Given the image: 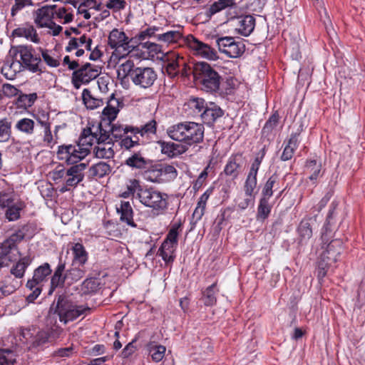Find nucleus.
<instances>
[{"label": "nucleus", "instance_id": "1", "mask_svg": "<svg viewBox=\"0 0 365 365\" xmlns=\"http://www.w3.org/2000/svg\"><path fill=\"white\" fill-rule=\"evenodd\" d=\"M120 196L123 198L132 197L139 200L144 206L151 208L156 215L163 213L168 206L167 194L153 187L143 185L137 179L129 180L126 183V190Z\"/></svg>", "mask_w": 365, "mask_h": 365}, {"label": "nucleus", "instance_id": "2", "mask_svg": "<svg viewBox=\"0 0 365 365\" xmlns=\"http://www.w3.org/2000/svg\"><path fill=\"white\" fill-rule=\"evenodd\" d=\"M13 59L10 64L2 67L1 72L7 78L12 80L17 73L27 70L31 73H42L45 71L41 58L34 54L31 46L20 45L13 48Z\"/></svg>", "mask_w": 365, "mask_h": 365}, {"label": "nucleus", "instance_id": "3", "mask_svg": "<svg viewBox=\"0 0 365 365\" xmlns=\"http://www.w3.org/2000/svg\"><path fill=\"white\" fill-rule=\"evenodd\" d=\"M204 132L203 125L195 122L179 123L167 130L170 138L188 145L201 143L204 138Z\"/></svg>", "mask_w": 365, "mask_h": 365}, {"label": "nucleus", "instance_id": "4", "mask_svg": "<svg viewBox=\"0 0 365 365\" xmlns=\"http://www.w3.org/2000/svg\"><path fill=\"white\" fill-rule=\"evenodd\" d=\"M195 81L207 93H216L220 90L222 78L219 72L207 62H197L192 68Z\"/></svg>", "mask_w": 365, "mask_h": 365}, {"label": "nucleus", "instance_id": "5", "mask_svg": "<svg viewBox=\"0 0 365 365\" xmlns=\"http://www.w3.org/2000/svg\"><path fill=\"white\" fill-rule=\"evenodd\" d=\"M53 309H54V314L58 316L60 322L65 324L90 310L88 307L75 304L68 297L63 294L58 295L53 302L51 310Z\"/></svg>", "mask_w": 365, "mask_h": 365}, {"label": "nucleus", "instance_id": "6", "mask_svg": "<svg viewBox=\"0 0 365 365\" xmlns=\"http://www.w3.org/2000/svg\"><path fill=\"white\" fill-rule=\"evenodd\" d=\"M69 70L73 71L71 76V83L76 89H79L82 84H88L100 74L98 68L90 63H86L78 68L79 63L77 61H71L68 65Z\"/></svg>", "mask_w": 365, "mask_h": 365}, {"label": "nucleus", "instance_id": "7", "mask_svg": "<svg viewBox=\"0 0 365 365\" xmlns=\"http://www.w3.org/2000/svg\"><path fill=\"white\" fill-rule=\"evenodd\" d=\"M52 269L48 262H44L38 266L34 271L33 277L29 279L26 287L31 291L26 297L29 303L34 302L42 292V283L47 282L48 277L51 274Z\"/></svg>", "mask_w": 365, "mask_h": 365}, {"label": "nucleus", "instance_id": "8", "mask_svg": "<svg viewBox=\"0 0 365 365\" xmlns=\"http://www.w3.org/2000/svg\"><path fill=\"white\" fill-rule=\"evenodd\" d=\"M89 152V148L81 145L79 140L77 145H62L58 146L57 157L60 160H64L68 165H73L86 158Z\"/></svg>", "mask_w": 365, "mask_h": 365}, {"label": "nucleus", "instance_id": "9", "mask_svg": "<svg viewBox=\"0 0 365 365\" xmlns=\"http://www.w3.org/2000/svg\"><path fill=\"white\" fill-rule=\"evenodd\" d=\"M110 131L103 128L102 123L97 125H93L92 127L83 128L80 135V143L83 146H88L89 148L96 143H104L112 141L110 138Z\"/></svg>", "mask_w": 365, "mask_h": 365}, {"label": "nucleus", "instance_id": "10", "mask_svg": "<svg viewBox=\"0 0 365 365\" xmlns=\"http://www.w3.org/2000/svg\"><path fill=\"white\" fill-rule=\"evenodd\" d=\"M183 41L193 51L195 55L210 61H215L219 58L217 52L215 48L199 41L192 35H188Z\"/></svg>", "mask_w": 365, "mask_h": 365}, {"label": "nucleus", "instance_id": "11", "mask_svg": "<svg viewBox=\"0 0 365 365\" xmlns=\"http://www.w3.org/2000/svg\"><path fill=\"white\" fill-rule=\"evenodd\" d=\"M216 43L219 51L230 58H237L245 51V45L240 41H235L231 36L219 37Z\"/></svg>", "mask_w": 365, "mask_h": 365}, {"label": "nucleus", "instance_id": "12", "mask_svg": "<svg viewBox=\"0 0 365 365\" xmlns=\"http://www.w3.org/2000/svg\"><path fill=\"white\" fill-rule=\"evenodd\" d=\"M157 73L150 67H136L132 73V82L142 88H150L157 80Z\"/></svg>", "mask_w": 365, "mask_h": 365}, {"label": "nucleus", "instance_id": "13", "mask_svg": "<svg viewBox=\"0 0 365 365\" xmlns=\"http://www.w3.org/2000/svg\"><path fill=\"white\" fill-rule=\"evenodd\" d=\"M108 46L113 49L122 48L123 51L130 52L135 48L133 39L129 38L125 33L118 29H113L108 35Z\"/></svg>", "mask_w": 365, "mask_h": 365}, {"label": "nucleus", "instance_id": "14", "mask_svg": "<svg viewBox=\"0 0 365 365\" xmlns=\"http://www.w3.org/2000/svg\"><path fill=\"white\" fill-rule=\"evenodd\" d=\"M87 167L86 163L73 165L67 169V175L64 181V185L61 189V192H66L72 187H76L84 179V170Z\"/></svg>", "mask_w": 365, "mask_h": 365}, {"label": "nucleus", "instance_id": "15", "mask_svg": "<svg viewBox=\"0 0 365 365\" xmlns=\"http://www.w3.org/2000/svg\"><path fill=\"white\" fill-rule=\"evenodd\" d=\"M246 164V158L242 153L232 154L227 160L223 173L232 179L238 178Z\"/></svg>", "mask_w": 365, "mask_h": 365}, {"label": "nucleus", "instance_id": "16", "mask_svg": "<svg viewBox=\"0 0 365 365\" xmlns=\"http://www.w3.org/2000/svg\"><path fill=\"white\" fill-rule=\"evenodd\" d=\"M164 69L170 78L178 76L180 72L181 66H185V59L175 52L166 53L163 57Z\"/></svg>", "mask_w": 365, "mask_h": 365}, {"label": "nucleus", "instance_id": "17", "mask_svg": "<svg viewBox=\"0 0 365 365\" xmlns=\"http://www.w3.org/2000/svg\"><path fill=\"white\" fill-rule=\"evenodd\" d=\"M67 280V271H66V262L59 258L58 265L51 277V287L48 294L51 295L57 287H63Z\"/></svg>", "mask_w": 365, "mask_h": 365}, {"label": "nucleus", "instance_id": "18", "mask_svg": "<svg viewBox=\"0 0 365 365\" xmlns=\"http://www.w3.org/2000/svg\"><path fill=\"white\" fill-rule=\"evenodd\" d=\"M343 250V242L339 239H335L327 245L325 250L320 255V257L333 264L338 260Z\"/></svg>", "mask_w": 365, "mask_h": 365}, {"label": "nucleus", "instance_id": "19", "mask_svg": "<svg viewBox=\"0 0 365 365\" xmlns=\"http://www.w3.org/2000/svg\"><path fill=\"white\" fill-rule=\"evenodd\" d=\"M224 115V110L216 103L208 102L207 106L201 113L202 122L209 126H212L215 122Z\"/></svg>", "mask_w": 365, "mask_h": 365}, {"label": "nucleus", "instance_id": "20", "mask_svg": "<svg viewBox=\"0 0 365 365\" xmlns=\"http://www.w3.org/2000/svg\"><path fill=\"white\" fill-rule=\"evenodd\" d=\"M157 126V121L153 118L140 127L133 126L130 128V133L134 134V137H136V135H139L142 138L148 139L156 134Z\"/></svg>", "mask_w": 365, "mask_h": 365}, {"label": "nucleus", "instance_id": "21", "mask_svg": "<svg viewBox=\"0 0 365 365\" xmlns=\"http://www.w3.org/2000/svg\"><path fill=\"white\" fill-rule=\"evenodd\" d=\"M120 103L119 99L116 98L115 94L113 93L107 102V106L103 110V120H107L110 125L116 118L120 110Z\"/></svg>", "mask_w": 365, "mask_h": 365}, {"label": "nucleus", "instance_id": "22", "mask_svg": "<svg viewBox=\"0 0 365 365\" xmlns=\"http://www.w3.org/2000/svg\"><path fill=\"white\" fill-rule=\"evenodd\" d=\"M51 9L47 6H42L34 12V23L38 28H45L51 24L54 16Z\"/></svg>", "mask_w": 365, "mask_h": 365}, {"label": "nucleus", "instance_id": "23", "mask_svg": "<svg viewBox=\"0 0 365 365\" xmlns=\"http://www.w3.org/2000/svg\"><path fill=\"white\" fill-rule=\"evenodd\" d=\"M12 36L14 37H24L27 40H29L36 43L40 41V38L38 36L36 30L33 25L29 24H25L13 30Z\"/></svg>", "mask_w": 365, "mask_h": 365}, {"label": "nucleus", "instance_id": "24", "mask_svg": "<svg viewBox=\"0 0 365 365\" xmlns=\"http://www.w3.org/2000/svg\"><path fill=\"white\" fill-rule=\"evenodd\" d=\"M151 163L152 161L145 158L140 151L134 152L125 161L127 166L140 170L146 169Z\"/></svg>", "mask_w": 365, "mask_h": 365}, {"label": "nucleus", "instance_id": "25", "mask_svg": "<svg viewBox=\"0 0 365 365\" xmlns=\"http://www.w3.org/2000/svg\"><path fill=\"white\" fill-rule=\"evenodd\" d=\"M73 255V266L83 267L88 259V254L84 246L79 242L73 244L71 248Z\"/></svg>", "mask_w": 365, "mask_h": 365}, {"label": "nucleus", "instance_id": "26", "mask_svg": "<svg viewBox=\"0 0 365 365\" xmlns=\"http://www.w3.org/2000/svg\"><path fill=\"white\" fill-rule=\"evenodd\" d=\"M217 285V282H215L201 291V300L205 306L213 307L217 304V294L219 292V289Z\"/></svg>", "mask_w": 365, "mask_h": 365}, {"label": "nucleus", "instance_id": "27", "mask_svg": "<svg viewBox=\"0 0 365 365\" xmlns=\"http://www.w3.org/2000/svg\"><path fill=\"white\" fill-rule=\"evenodd\" d=\"M158 143L160 146L162 153L170 158L178 156L186 151L185 147L180 144L163 140L158 141Z\"/></svg>", "mask_w": 365, "mask_h": 365}, {"label": "nucleus", "instance_id": "28", "mask_svg": "<svg viewBox=\"0 0 365 365\" xmlns=\"http://www.w3.org/2000/svg\"><path fill=\"white\" fill-rule=\"evenodd\" d=\"M117 212L120 215V221L130 227H137L133 220V210L129 202H121L120 207H117Z\"/></svg>", "mask_w": 365, "mask_h": 365}, {"label": "nucleus", "instance_id": "29", "mask_svg": "<svg viewBox=\"0 0 365 365\" xmlns=\"http://www.w3.org/2000/svg\"><path fill=\"white\" fill-rule=\"evenodd\" d=\"M255 19L251 15H246L238 19V33L242 36H248L254 30Z\"/></svg>", "mask_w": 365, "mask_h": 365}, {"label": "nucleus", "instance_id": "30", "mask_svg": "<svg viewBox=\"0 0 365 365\" xmlns=\"http://www.w3.org/2000/svg\"><path fill=\"white\" fill-rule=\"evenodd\" d=\"M299 133H293L291 134L288 143L285 148H284L282 154L280 157V159L282 161H287L292 159L294 153V151L296 150L299 145Z\"/></svg>", "mask_w": 365, "mask_h": 365}, {"label": "nucleus", "instance_id": "31", "mask_svg": "<svg viewBox=\"0 0 365 365\" xmlns=\"http://www.w3.org/2000/svg\"><path fill=\"white\" fill-rule=\"evenodd\" d=\"M176 248L177 246L163 242L158 249V255L162 257L166 264H172L175 259V251Z\"/></svg>", "mask_w": 365, "mask_h": 365}, {"label": "nucleus", "instance_id": "32", "mask_svg": "<svg viewBox=\"0 0 365 365\" xmlns=\"http://www.w3.org/2000/svg\"><path fill=\"white\" fill-rule=\"evenodd\" d=\"M97 143L98 145L94 148V153L97 158L110 159L114 156L113 143L110 141Z\"/></svg>", "mask_w": 365, "mask_h": 365}, {"label": "nucleus", "instance_id": "33", "mask_svg": "<svg viewBox=\"0 0 365 365\" xmlns=\"http://www.w3.org/2000/svg\"><path fill=\"white\" fill-rule=\"evenodd\" d=\"M31 259L26 256L21 257L11 269V274L16 278H22L24 276L27 267L31 264Z\"/></svg>", "mask_w": 365, "mask_h": 365}, {"label": "nucleus", "instance_id": "34", "mask_svg": "<svg viewBox=\"0 0 365 365\" xmlns=\"http://www.w3.org/2000/svg\"><path fill=\"white\" fill-rule=\"evenodd\" d=\"M100 279L95 277L86 279L81 285V292L82 294H93L98 292L100 288Z\"/></svg>", "mask_w": 365, "mask_h": 365}, {"label": "nucleus", "instance_id": "35", "mask_svg": "<svg viewBox=\"0 0 365 365\" xmlns=\"http://www.w3.org/2000/svg\"><path fill=\"white\" fill-rule=\"evenodd\" d=\"M15 128L26 135L31 136L35 133V122L32 119L24 118L16 122Z\"/></svg>", "mask_w": 365, "mask_h": 365}, {"label": "nucleus", "instance_id": "36", "mask_svg": "<svg viewBox=\"0 0 365 365\" xmlns=\"http://www.w3.org/2000/svg\"><path fill=\"white\" fill-rule=\"evenodd\" d=\"M182 38V34L180 30L167 31L161 34H156V39L158 41L168 43H177Z\"/></svg>", "mask_w": 365, "mask_h": 365}, {"label": "nucleus", "instance_id": "37", "mask_svg": "<svg viewBox=\"0 0 365 365\" xmlns=\"http://www.w3.org/2000/svg\"><path fill=\"white\" fill-rule=\"evenodd\" d=\"M82 98L86 107L91 110L96 109L103 105V100L93 97L88 88H85L83 91Z\"/></svg>", "mask_w": 365, "mask_h": 365}, {"label": "nucleus", "instance_id": "38", "mask_svg": "<svg viewBox=\"0 0 365 365\" xmlns=\"http://www.w3.org/2000/svg\"><path fill=\"white\" fill-rule=\"evenodd\" d=\"M235 6L236 4L233 0H217L210 5L207 11V15L211 16L227 8Z\"/></svg>", "mask_w": 365, "mask_h": 365}, {"label": "nucleus", "instance_id": "39", "mask_svg": "<svg viewBox=\"0 0 365 365\" xmlns=\"http://www.w3.org/2000/svg\"><path fill=\"white\" fill-rule=\"evenodd\" d=\"M24 207V203L20 200L17 199L14 201V203H12L10 206H9L6 211V217L9 221H14L18 220L20 217V212Z\"/></svg>", "mask_w": 365, "mask_h": 365}, {"label": "nucleus", "instance_id": "40", "mask_svg": "<svg viewBox=\"0 0 365 365\" xmlns=\"http://www.w3.org/2000/svg\"><path fill=\"white\" fill-rule=\"evenodd\" d=\"M11 120L4 118L0 119V143H7L11 138Z\"/></svg>", "mask_w": 365, "mask_h": 365}, {"label": "nucleus", "instance_id": "41", "mask_svg": "<svg viewBox=\"0 0 365 365\" xmlns=\"http://www.w3.org/2000/svg\"><path fill=\"white\" fill-rule=\"evenodd\" d=\"M89 171L92 176L101 178L111 172V167L107 163L101 161L92 165Z\"/></svg>", "mask_w": 365, "mask_h": 365}, {"label": "nucleus", "instance_id": "42", "mask_svg": "<svg viewBox=\"0 0 365 365\" xmlns=\"http://www.w3.org/2000/svg\"><path fill=\"white\" fill-rule=\"evenodd\" d=\"M269 198L261 197L257 207V220L264 221L266 220L272 210V205L269 202Z\"/></svg>", "mask_w": 365, "mask_h": 365}, {"label": "nucleus", "instance_id": "43", "mask_svg": "<svg viewBox=\"0 0 365 365\" xmlns=\"http://www.w3.org/2000/svg\"><path fill=\"white\" fill-rule=\"evenodd\" d=\"M51 342V333L48 330L38 331L32 339V346L41 349Z\"/></svg>", "mask_w": 365, "mask_h": 365}, {"label": "nucleus", "instance_id": "44", "mask_svg": "<svg viewBox=\"0 0 365 365\" xmlns=\"http://www.w3.org/2000/svg\"><path fill=\"white\" fill-rule=\"evenodd\" d=\"M307 171L310 174L309 179L312 181H316L320 175L322 164L316 160H309L306 163Z\"/></svg>", "mask_w": 365, "mask_h": 365}, {"label": "nucleus", "instance_id": "45", "mask_svg": "<svg viewBox=\"0 0 365 365\" xmlns=\"http://www.w3.org/2000/svg\"><path fill=\"white\" fill-rule=\"evenodd\" d=\"M135 68L136 67H135L133 61H126L118 67V78H124L127 76H130V79L132 80V73L133 72Z\"/></svg>", "mask_w": 365, "mask_h": 365}, {"label": "nucleus", "instance_id": "46", "mask_svg": "<svg viewBox=\"0 0 365 365\" xmlns=\"http://www.w3.org/2000/svg\"><path fill=\"white\" fill-rule=\"evenodd\" d=\"M24 238V234L19 230L12 234L6 240H5L1 247L6 250V252H10V250L14 248L16 244L21 242Z\"/></svg>", "mask_w": 365, "mask_h": 365}, {"label": "nucleus", "instance_id": "47", "mask_svg": "<svg viewBox=\"0 0 365 365\" xmlns=\"http://www.w3.org/2000/svg\"><path fill=\"white\" fill-rule=\"evenodd\" d=\"M257 185V176L247 174L243 189L245 196H255V189Z\"/></svg>", "mask_w": 365, "mask_h": 365}, {"label": "nucleus", "instance_id": "48", "mask_svg": "<svg viewBox=\"0 0 365 365\" xmlns=\"http://www.w3.org/2000/svg\"><path fill=\"white\" fill-rule=\"evenodd\" d=\"M133 126L125 125L123 127L121 125L113 124L110 125V131L112 137L118 140V139H120L125 135H127L128 133H130V129Z\"/></svg>", "mask_w": 365, "mask_h": 365}, {"label": "nucleus", "instance_id": "49", "mask_svg": "<svg viewBox=\"0 0 365 365\" xmlns=\"http://www.w3.org/2000/svg\"><path fill=\"white\" fill-rule=\"evenodd\" d=\"M208 102H206L201 98H191L188 101L189 107L194 110L195 113L200 114L204 112V110L207 106Z\"/></svg>", "mask_w": 365, "mask_h": 365}, {"label": "nucleus", "instance_id": "50", "mask_svg": "<svg viewBox=\"0 0 365 365\" xmlns=\"http://www.w3.org/2000/svg\"><path fill=\"white\" fill-rule=\"evenodd\" d=\"M297 230L302 241L307 240L312 236V229L308 220H302Z\"/></svg>", "mask_w": 365, "mask_h": 365}, {"label": "nucleus", "instance_id": "51", "mask_svg": "<svg viewBox=\"0 0 365 365\" xmlns=\"http://www.w3.org/2000/svg\"><path fill=\"white\" fill-rule=\"evenodd\" d=\"M277 178H278L276 175H272L268 178L262 188V197L269 199L272 196L273 188L275 187V185L277 182Z\"/></svg>", "mask_w": 365, "mask_h": 365}, {"label": "nucleus", "instance_id": "52", "mask_svg": "<svg viewBox=\"0 0 365 365\" xmlns=\"http://www.w3.org/2000/svg\"><path fill=\"white\" fill-rule=\"evenodd\" d=\"M279 116L276 112L273 113L265 123L262 128V133L264 135H269L272 133V130L277 126L279 123Z\"/></svg>", "mask_w": 365, "mask_h": 365}, {"label": "nucleus", "instance_id": "53", "mask_svg": "<svg viewBox=\"0 0 365 365\" xmlns=\"http://www.w3.org/2000/svg\"><path fill=\"white\" fill-rule=\"evenodd\" d=\"M165 350V347L163 345L150 344L149 346V354L155 362H159L163 359Z\"/></svg>", "mask_w": 365, "mask_h": 365}, {"label": "nucleus", "instance_id": "54", "mask_svg": "<svg viewBox=\"0 0 365 365\" xmlns=\"http://www.w3.org/2000/svg\"><path fill=\"white\" fill-rule=\"evenodd\" d=\"M153 172L158 173L157 177L159 175H165L170 180L175 179L178 175L177 170L171 165H161L159 169L153 170Z\"/></svg>", "mask_w": 365, "mask_h": 365}, {"label": "nucleus", "instance_id": "55", "mask_svg": "<svg viewBox=\"0 0 365 365\" xmlns=\"http://www.w3.org/2000/svg\"><path fill=\"white\" fill-rule=\"evenodd\" d=\"M16 363V355L14 351L9 349L1 350L0 365H14Z\"/></svg>", "mask_w": 365, "mask_h": 365}, {"label": "nucleus", "instance_id": "56", "mask_svg": "<svg viewBox=\"0 0 365 365\" xmlns=\"http://www.w3.org/2000/svg\"><path fill=\"white\" fill-rule=\"evenodd\" d=\"M132 135H125L120 139V145L122 148H124L126 150H130L135 145H140V138L138 135H136V137H134V134Z\"/></svg>", "mask_w": 365, "mask_h": 365}, {"label": "nucleus", "instance_id": "57", "mask_svg": "<svg viewBox=\"0 0 365 365\" xmlns=\"http://www.w3.org/2000/svg\"><path fill=\"white\" fill-rule=\"evenodd\" d=\"M265 155L264 148L262 149L255 156L252 163L248 174L257 176L258 170Z\"/></svg>", "mask_w": 365, "mask_h": 365}, {"label": "nucleus", "instance_id": "58", "mask_svg": "<svg viewBox=\"0 0 365 365\" xmlns=\"http://www.w3.org/2000/svg\"><path fill=\"white\" fill-rule=\"evenodd\" d=\"M180 227L181 222L174 224L163 242H167L170 245L178 246V229Z\"/></svg>", "mask_w": 365, "mask_h": 365}, {"label": "nucleus", "instance_id": "59", "mask_svg": "<svg viewBox=\"0 0 365 365\" xmlns=\"http://www.w3.org/2000/svg\"><path fill=\"white\" fill-rule=\"evenodd\" d=\"M67 280L71 279V282H77L81 279L86 273V271L79 267L73 266V267L66 270Z\"/></svg>", "mask_w": 365, "mask_h": 365}, {"label": "nucleus", "instance_id": "60", "mask_svg": "<svg viewBox=\"0 0 365 365\" xmlns=\"http://www.w3.org/2000/svg\"><path fill=\"white\" fill-rule=\"evenodd\" d=\"M17 198L13 192H0V207L6 208L12 203H14Z\"/></svg>", "mask_w": 365, "mask_h": 365}, {"label": "nucleus", "instance_id": "61", "mask_svg": "<svg viewBox=\"0 0 365 365\" xmlns=\"http://www.w3.org/2000/svg\"><path fill=\"white\" fill-rule=\"evenodd\" d=\"M161 29L160 27L153 26L149 27L146 29L144 31H142L140 32L135 38L138 39L139 41H143L146 38H150V37H155L156 38V32H158ZM142 42H140L141 43Z\"/></svg>", "mask_w": 365, "mask_h": 365}, {"label": "nucleus", "instance_id": "62", "mask_svg": "<svg viewBox=\"0 0 365 365\" xmlns=\"http://www.w3.org/2000/svg\"><path fill=\"white\" fill-rule=\"evenodd\" d=\"M331 265V263L324 259H322V257H319L318 267L317 270V277L319 280L322 279L327 275L328 269Z\"/></svg>", "mask_w": 365, "mask_h": 365}, {"label": "nucleus", "instance_id": "63", "mask_svg": "<svg viewBox=\"0 0 365 365\" xmlns=\"http://www.w3.org/2000/svg\"><path fill=\"white\" fill-rule=\"evenodd\" d=\"M1 92L3 98H12L18 96L19 93L21 91L13 85L4 83L2 85Z\"/></svg>", "mask_w": 365, "mask_h": 365}, {"label": "nucleus", "instance_id": "64", "mask_svg": "<svg viewBox=\"0 0 365 365\" xmlns=\"http://www.w3.org/2000/svg\"><path fill=\"white\" fill-rule=\"evenodd\" d=\"M41 56L44 62L50 67L56 68L60 65L59 61L52 56L48 50L41 49Z\"/></svg>", "mask_w": 365, "mask_h": 365}]
</instances>
